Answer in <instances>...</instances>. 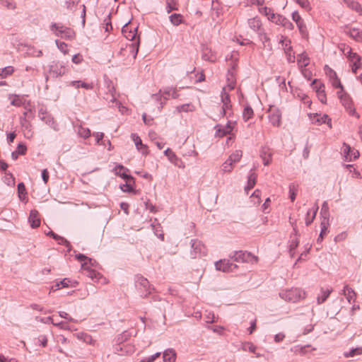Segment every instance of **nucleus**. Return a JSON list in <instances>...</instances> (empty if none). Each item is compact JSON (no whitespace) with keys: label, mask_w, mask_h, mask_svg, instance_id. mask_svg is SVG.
<instances>
[{"label":"nucleus","mask_w":362,"mask_h":362,"mask_svg":"<svg viewBox=\"0 0 362 362\" xmlns=\"http://www.w3.org/2000/svg\"><path fill=\"white\" fill-rule=\"evenodd\" d=\"M106 100H109V103H112V106H113L114 104H115V105L117 106L120 112H122V113H124V112L127 110L126 108L124 106H122V104L116 100V98L114 95H110V96L107 95V97L106 98Z\"/></svg>","instance_id":"36"},{"label":"nucleus","mask_w":362,"mask_h":362,"mask_svg":"<svg viewBox=\"0 0 362 362\" xmlns=\"http://www.w3.org/2000/svg\"><path fill=\"white\" fill-rule=\"evenodd\" d=\"M40 119L54 130H57V125L55 123L54 118L48 113H47L44 116L42 115V117H40Z\"/></svg>","instance_id":"29"},{"label":"nucleus","mask_w":362,"mask_h":362,"mask_svg":"<svg viewBox=\"0 0 362 362\" xmlns=\"http://www.w3.org/2000/svg\"><path fill=\"white\" fill-rule=\"evenodd\" d=\"M342 293L345 296L349 303H351L352 301H355L356 294L355 291L348 285L344 286Z\"/></svg>","instance_id":"21"},{"label":"nucleus","mask_w":362,"mask_h":362,"mask_svg":"<svg viewBox=\"0 0 362 362\" xmlns=\"http://www.w3.org/2000/svg\"><path fill=\"white\" fill-rule=\"evenodd\" d=\"M70 282L71 281L69 279L65 278L60 281H57L54 286H52V290L56 291L62 288L68 287Z\"/></svg>","instance_id":"37"},{"label":"nucleus","mask_w":362,"mask_h":362,"mask_svg":"<svg viewBox=\"0 0 362 362\" xmlns=\"http://www.w3.org/2000/svg\"><path fill=\"white\" fill-rule=\"evenodd\" d=\"M317 210L318 207L314 206L307 212L305 218V224L307 226H309L313 221V220L315 218Z\"/></svg>","instance_id":"28"},{"label":"nucleus","mask_w":362,"mask_h":362,"mask_svg":"<svg viewBox=\"0 0 362 362\" xmlns=\"http://www.w3.org/2000/svg\"><path fill=\"white\" fill-rule=\"evenodd\" d=\"M230 157L232 158L233 161L237 163L240 160L242 157V151L240 150H236L230 156Z\"/></svg>","instance_id":"61"},{"label":"nucleus","mask_w":362,"mask_h":362,"mask_svg":"<svg viewBox=\"0 0 362 362\" xmlns=\"http://www.w3.org/2000/svg\"><path fill=\"white\" fill-rule=\"evenodd\" d=\"M202 58L211 62H214L216 60L215 53L206 45L202 46Z\"/></svg>","instance_id":"15"},{"label":"nucleus","mask_w":362,"mask_h":362,"mask_svg":"<svg viewBox=\"0 0 362 362\" xmlns=\"http://www.w3.org/2000/svg\"><path fill=\"white\" fill-rule=\"evenodd\" d=\"M256 179H257V175L251 170L250 173L248 176L247 186L245 188V190L247 192V193L248 192V191L250 189H252L254 187V186L255 185Z\"/></svg>","instance_id":"27"},{"label":"nucleus","mask_w":362,"mask_h":362,"mask_svg":"<svg viewBox=\"0 0 362 362\" xmlns=\"http://www.w3.org/2000/svg\"><path fill=\"white\" fill-rule=\"evenodd\" d=\"M329 77L332 81V86L336 88H341V92H343V86L340 82V80L337 78L336 73L332 70L329 69Z\"/></svg>","instance_id":"26"},{"label":"nucleus","mask_w":362,"mask_h":362,"mask_svg":"<svg viewBox=\"0 0 362 362\" xmlns=\"http://www.w3.org/2000/svg\"><path fill=\"white\" fill-rule=\"evenodd\" d=\"M131 137L134 142L136 147H139L143 144L141 139L137 134H132Z\"/></svg>","instance_id":"63"},{"label":"nucleus","mask_w":362,"mask_h":362,"mask_svg":"<svg viewBox=\"0 0 362 362\" xmlns=\"http://www.w3.org/2000/svg\"><path fill=\"white\" fill-rule=\"evenodd\" d=\"M216 269L223 272H233L238 266L228 259H221L215 263Z\"/></svg>","instance_id":"10"},{"label":"nucleus","mask_w":362,"mask_h":362,"mask_svg":"<svg viewBox=\"0 0 362 362\" xmlns=\"http://www.w3.org/2000/svg\"><path fill=\"white\" fill-rule=\"evenodd\" d=\"M292 19L296 23L300 33L305 35L306 34V26L304 24L303 20L297 11L292 13Z\"/></svg>","instance_id":"17"},{"label":"nucleus","mask_w":362,"mask_h":362,"mask_svg":"<svg viewBox=\"0 0 362 362\" xmlns=\"http://www.w3.org/2000/svg\"><path fill=\"white\" fill-rule=\"evenodd\" d=\"M87 272L86 275L90 277L91 279H98L100 276V274L97 272L96 271L93 269H87L86 270Z\"/></svg>","instance_id":"59"},{"label":"nucleus","mask_w":362,"mask_h":362,"mask_svg":"<svg viewBox=\"0 0 362 362\" xmlns=\"http://www.w3.org/2000/svg\"><path fill=\"white\" fill-rule=\"evenodd\" d=\"M230 258L237 262H250L254 263L257 262V257L252 255L246 251H235L230 255Z\"/></svg>","instance_id":"4"},{"label":"nucleus","mask_w":362,"mask_h":362,"mask_svg":"<svg viewBox=\"0 0 362 362\" xmlns=\"http://www.w3.org/2000/svg\"><path fill=\"white\" fill-rule=\"evenodd\" d=\"M50 30L53 33L61 38L72 40L75 37V33L69 28L62 24L53 23L50 25Z\"/></svg>","instance_id":"3"},{"label":"nucleus","mask_w":362,"mask_h":362,"mask_svg":"<svg viewBox=\"0 0 362 362\" xmlns=\"http://www.w3.org/2000/svg\"><path fill=\"white\" fill-rule=\"evenodd\" d=\"M9 99L11 100V104L16 107H21L25 102L24 97L18 95H9Z\"/></svg>","instance_id":"25"},{"label":"nucleus","mask_w":362,"mask_h":362,"mask_svg":"<svg viewBox=\"0 0 362 362\" xmlns=\"http://www.w3.org/2000/svg\"><path fill=\"white\" fill-rule=\"evenodd\" d=\"M243 350H244V351L247 350L250 352L255 353L256 346L252 343L247 342L243 345Z\"/></svg>","instance_id":"60"},{"label":"nucleus","mask_w":362,"mask_h":362,"mask_svg":"<svg viewBox=\"0 0 362 362\" xmlns=\"http://www.w3.org/2000/svg\"><path fill=\"white\" fill-rule=\"evenodd\" d=\"M221 101L223 103V107L221 110V116H224L227 114V110L231 107L229 95L226 93V88H223L221 93Z\"/></svg>","instance_id":"14"},{"label":"nucleus","mask_w":362,"mask_h":362,"mask_svg":"<svg viewBox=\"0 0 362 362\" xmlns=\"http://www.w3.org/2000/svg\"><path fill=\"white\" fill-rule=\"evenodd\" d=\"M164 154L168 158L169 160L171 163H175V160L177 159L176 155L173 152V151L170 148H167L164 151Z\"/></svg>","instance_id":"54"},{"label":"nucleus","mask_w":362,"mask_h":362,"mask_svg":"<svg viewBox=\"0 0 362 362\" xmlns=\"http://www.w3.org/2000/svg\"><path fill=\"white\" fill-rule=\"evenodd\" d=\"M170 23L174 25H179L182 23L183 16L179 13H173L169 16Z\"/></svg>","instance_id":"35"},{"label":"nucleus","mask_w":362,"mask_h":362,"mask_svg":"<svg viewBox=\"0 0 362 362\" xmlns=\"http://www.w3.org/2000/svg\"><path fill=\"white\" fill-rule=\"evenodd\" d=\"M178 112H192L194 110V107L191 104H184L176 107Z\"/></svg>","instance_id":"51"},{"label":"nucleus","mask_w":362,"mask_h":362,"mask_svg":"<svg viewBox=\"0 0 362 362\" xmlns=\"http://www.w3.org/2000/svg\"><path fill=\"white\" fill-rule=\"evenodd\" d=\"M52 237L54 240H56L58 242L59 244L64 245H65L67 247H69L70 246L69 242L66 239H65L64 238H63L62 236H59V235H58L56 233H52Z\"/></svg>","instance_id":"46"},{"label":"nucleus","mask_w":362,"mask_h":362,"mask_svg":"<svg viewBox=\"0 0 362 362\" xmlns=\"http://www.w3.org/2000/svg\"><path fill=\"white\" fill-rule=\"evenodd\" d=\"M281 38L282 39L280 40L279 43L281 44L285 53L288 54V52H291L292 49V47L291 46V41L286 38H284L283 36Z\"/></svg>","instance_id":"42"},{"label":"nucleus","mask_w":362,"mask_h":362,"mask_svg":"<svg viewBox=\"0 0 362 362\" xmlns=\"http://www.w3.org/2000/svg\"><path fill=\"white\" fill-rule=\"evenodd\" d=\"M14 71V68L11 66L0 69V78H4L11 75Z\"/></svg>","instance_id":"40"},{"label":"nucleus","mask_w":362,"mask_h":362,"mask_svg":"<svg viewBox=\"0 0 362 362\" xmlns=\"http://www.w3.org/2000/svg\"><path fill=\"white\" fill-rule=\"evenodd\" d=\"M137 28H134L133 29L129 25V23L125 24L122 29V32L124 37L132 41L129 47L131 48V52L133 54L134 58L136 57L139 47V38L136 37Z\"/></svg>","instance_id":"1"},{"label":"nucleus","mask_w":362,"mask_h":362,"mask_svg":"<svg viewBox=\"0 0 362 362\" xmlns=\"http://www.w3.org/2000/svg\"><path fill=\"white\" fill-rule=\"evenodd\" d=\"M160 93H162V94L160 95H159L158 94L153 95V98L155 100H158L162 97L164 98V100H168L170 98H177L179 96V95L177 94V89L175 88H173V87H167V88H164V90L163 91L160 90Z\"/></svg>","instance_id":"11"},{"label":"nucleus","mask_w":362,"mask_h":362,"mask_svg":"<svg viewBox=\"0 0 362 362\" xmlns=\"http://www.w3.org/2000/svg\"><path fill=\"white\" fill-rule=\"evenodd\" d=\"M236 125L235 122L228 121L227 124L223 126L221 124H217L215 127L216 133L215 136L223 137L228 134H230L233 129Z\"/></svg>","instance_id":"7"},{"label":"nucleus","mask_w":362,"mask_h":362,"mask_svg":"<svg viewBox=\"0 0 362 362\" xmlns=\"http://www.w3.org/2000/svg\"><path fill=\"white\" fill-rule=\"evenodd\" d=\"M317 95L322 103H326V94L325 91V86L322 83H316L315 86Z\"/></svg>","instance_id":"22"},{"label":"nucleus","mask_w":362,"mask_h":362,"mask_svg":"<svg viewBox=\"0 0 362 362\" xmlns=\"http://www.w3.org/2000/svg\"><path fill=\"white\" fill-rule=\"evenodd\" d=\"M346 4L353 10H355V11H356L358 12H360V11H362V8H361V5L358 2L352 1H346Z\"/></svg>","instance_id":"57"},{"label":"nucleus","mask_w":362,"mask_h":362,"mask_svg":"<svg viewBox=\"0 0 362 362\" xmlns=\"http://www.w3.org/2000/svg\"><path fill=\"white\" fill-rule=\"evenodd\" d=\"M93 136H95L96 143L100 145L105 146V141H103L104 134L103 132L93 133Z\"/></svg>","instance_id":"56"},{"label":"nucleus","mask_w":362,"mask_h":362,"mask_svg":"<svg viewBox=\"0 0 362 362\" xmlns=\"http://www.w3.org/2000/svg\"><path fill=\"white\" fill-rule=\"evenodd\" d=\"M77 134L81 137H83L84 139L88 138L90 136V134H91L90 130L89 129L83 127L82 126H79L77 128Z\"/></svg>","instance_id":"41"},{"label":"nucleus","mask_w":362,"mask_h":362,"mask_svg":"<svg viewBox=\"0 0 362 362\" xmlns=\"http://www.w3.org/2000/svg\"><path fill=\"white\" fill-rule=\"evenodd\" d=\"M135 285L143 298L147 297L151 293V285L147 279L144 276L137 275L135 278Z\"/></svg>","instance_id":"5"},{"label":"nucleus","mask_w":362,"mask_h":362,"mask_svg":"<svg viewBox=\"0 0 362 362\" xmlns=\"http://www.w3.org/2000/svg\"><path fill=\"white\" fill-rule=\"evenodd\" d=\"M338 97L340 98L341 103L349 111V114L354 115L356 114L355 110L352 107L351 101L346 94L341 93V91L337 92Z\"/></svg>","instance_id":"13"},{"label":"nucleus","mask_w":362,"mask_h":362,"mask_svg":"<svg viewBox=\"0 0 362 362\" xmlns=\"http://www.w3.org/2000/svg\"><path fill=\"white\" fill-rule=\"evenodd\" d=\"M28 221L33 228H37L40 226V219L39 218V213L37 210H31L28 218Z\"/></svg>","instance_id":"20"},{"label":"nucleus","mask_w":362,"mask_h":362,"mask_svg":"<svg viewBox=\"0 0 362 362\" xmlns=\"http://www.w3.org/2000/svg\"><path fill=\"white\" fill-rule=\"evenodd\" d=\"M166 11L170 13L173 11L178 9L175 0H166Z\"/></svg>","instance_id":"43"},{"label":"nucleus","mask_w":362,"mask_h":362,"mask_svg":"<svg viewBox=\"0 0 362 362\" xmlns=\"http://www.w3.org/2000/svg\"><path fill=\"white\" fill-rule=\"evenodd\" d=\"M347 33L350 37L356 41H362V32L359 29L355 28H350Z\"/></svg>","instance_id":"32"},{"label":"nucleus","mask_w":362,"mask_h":362,"mask_svg":"<svg viewBox=\"0 0 362 362\" xmlns=\"http://www.w3.org/2000/svg\"><path fill=\"white\" fill-rule=\"evenodd\" d=\"M191 244V256L192 258H197L206 255V248L201 241L192 240Z\"/></svg>","instance_id":"9"},{"label":"nucleus","mask_w":362,"mask_h":362,"mask_svg":"<svg viewBox=\"0 0 362 362\" xmlns=\"http://www.w3.org/2000/svg\"><path fill=\"white\" fill-rule=\"evenodd\" d=\"M67 71L66 67L62 62L53 61L48 66V74L52 76L57 78L64 75Z\"/></svg>","instance_id":"6"},{"label":"nucleus","mask_w":362,"mask_h":362,"mask_svg":"<svg viewBox=\"0 0 362 362\" xmlns=\"http://www.w3.org/2000/svg\"><path fill=\"white\" fill-rule=\"evenodd\" d=\"M96 264L97 262L95 259L88 257L86 261L81 264V268L83 270L90 269V267H95Z\"/></svg>","instance_id":"44"},{"label":"nucleus","mask_w":362,"mask_h":362,"mask_svg":"<svg viewBox=\"0 0 362 362\" xmlns=\"http://www.w3.org/2000/svg\"><path fill=\"white\" fill-rule=\"evenodd\" d=\"M18 194L21 201L25 200L27 193L25 185L23 182H20L18 185Z\"/></svg>","instance_id":"39"},{"label":"nucleus","mask_w":362,"mask_h":362,"mask_svg":"<svg viewBox=\"0 0 362 362\" xmlns=\"http://www.w3.org/2000/svg\"><path fill=\"white\" fill-rule=\"evenodd\" d=\"M309 117L312 122V123L320 125L322 124H327L329 128L332 127L331 119L328 117L327 115H320V114H310Z\"/></svg>","instance_id":"12"},{"label":"nucleus","mask_w":362,"mask_h":362,"mask_svg":"<svg viewBox=\"0 0 362 362\" xmlns=\"http://www.w3.org/2000/svg\"><path fill=\"white\" fill-rule=\"evenodd\" d=\"M279 296L286 302L296 303L300 300L305 298V293L300 288H292L290 289L282 290L279 292Z\"/></svg>","instance_id":"2"},{"label":"nucleus","mask_w":362,"mask_h":362,"mask_svg":"<svg viewBox=\"0 0 362 362\" xmlns=\"http://www.w3.org/2000/svg\"><path fill=\"white\" fill-rule=\"evenodd\" d=\"M332 292V289H327L324 290L323 288L321 289V295L318 296L317 298V303L322 304L323 303L327 298L329 296L330 293Z\"/></svg>","instance_id":"34"},{"label":"nucleus","mask_w":362,"mask_h":362,"mask_svg":"<svg viewBox=\"0 0 362 362\" xmlns=\"http://www.w3.org/2000/svg\"><path fill=\"white\" fill-rule=\"evenodd\" d=\"M163 358L165 362H175L176 353L174 349H168L163 352Z\"/></svg>","instance_id":"24"},{"label":"nucleus","mask_w":362,"mask_h":362,"mask_svg":"<svg viewBox=\"0 0 362 362\" xmlns=\"http://www.w3.org/2000/svg\"><path fill=\"white\" fill-rule=\"evenodd\" d=\"M327 224H328V218L325 217L324 219H322V221L321 222V231L320 233V238H323V236L327 234Z\"/></svg>","instance_id":"49"},{"label":"nucleus","mask_w":362,"mask_h":362,"mask_svg":"<svg viewBox=\"0 0 362 362\" xmlns=\"http://www.w3.org/2000/svg\"><path fill=\"white\" fill-rule=\"evenodd\" d=\"M321 215L322 216V218H324L325 217H326L327 218H328V216H329V207H328V204L327 203V202H325L323 204H322V209H321Z\"/></svg>","instance_id":"58"},{"label":"nucleus","mask_w":362,"mask_h":362,"mask_svg":"<svg viewBox=\"0 0 362 362\" xmlns=\"http://www.w3.org/2000/svg\"><path fill=\"white\" fill-rule=\"evenodd\" d=\"M254 112L250 105H246L243 111V118L246 122L252 117Z\"/></svg>","instance_id":"38"},{"label":"nucleus","mask_w":362,"mask_h":362,"mask_svg":"<svg viewBox=\"0 0 362 362\" xmlns=\"http://www.w3.org/2000/svg\"><path fill=\"white\" fill-rule=\"evenodd\" d=\"M342 151L346 160H351V152H353V149H351V146L348 144H344Z\"/></svg>","instance_id":"48"},{"label":"nucleus","mask_w":362,"mask_h":362,"mask_svg":"<svg viewBox=\"0 0 362 362\" xmlns=\"http://www.w3.org/2000/svg\"><path fill=\"white\" fill-rule=\"evenodd\" d=\"M52 237L54 240H56L58 242L59 244L64 245H65L67 247H69L70 246L69 242L66 239H65L64 238H63L62 236H59V235H58L56 233H52Z\"/></svg>","instance_id":"45"},{"label":"nucleus","mask_w":362,"mask_h":362,"mask_svg":"<svg viewBox=\"0 0 362 362\" xmlns=\"http://www.w3.org/2000/svg\"><path fill=\"white\" fill-rule=\"evenodd\" d=\"M272 151L267 146L262 147L260 150V157L264 165H268L272 160Z\"/></svg>","instance_id":"19"},{"label":"nucleus","mask_w":362,"mask_h":362,"mask_svg":"<svg viewBox=\"0 0 362 362\" xmlns=\"http://www.w3.org/2000/svg\"><path fill=\"white\" fill-rule=\"evenodd\" d=\"M259 11L262 14H264L265 16H267L268 19L270 18V17L272 16V14L274 13L273 12V11L270 8H268V7H266V6H261V7H259Z\"/></svg>","instance_id":"52"},{"label":"nucleus","mask_w":362,"mask_h":362,"mask_svg":"<svg viewBox=\"0 0 362 362\" xmlns=\"http://www.w3.org/2000/svg\"><path fill=\"white\" fill-rule=\"evenodd\" d=\"M24 54L25 57H40L42 55V52L40 49H37L35 47L31 45H23Z\"/></svg>","instance_id":"18"},{"label":"nucleus","mask_w":362,"mask_h":362,"mask_svg":"<svg viewBox=\"0 0 362 362\" xmlns=\"http://www.w3.org/2000/svg\"><path fill=\"white\" fill-rule=\"evenodd\" d=\"M269 120L274 127H279L281 122V112L279 109L275 106H271L269 109Z\"/></svg>","instance_id":"8"},{"label":"nucleus","mask_w":362,"mask_h":362,"mask_svg":"<svg viewBox=\"0 0 362 362\" xmlns=\"http://www.w3.org/2000/svg\"><path fill=\"white\" fill-rule=\"evenodd\" d=\"M297 194V189L294 184H291L289 185V197L291 202H293L296 199Z\"/></svg>","instance_id":"55"},{"label":"nucleus","mask_w":362,"mask_h":362,"mask_svg":"<svg viewBox=\"0 0 362 362\" xmlns=\"http://www.w3.org/2000/svg\"><path fill=\"white\" fill-rule=\"evenodd\" d=\"M233 169V166L228 163L227 161H225L222 165V170L224 173H230Z\"/></svg>","instance_id":"64"},{"label":"nucleus","mask_w":362,"mask_h":362,"mask_svg":"<svg viewBox=\"0 0 362 362\" xmlns=\"http://www.w3.org/2000/svg\"><path fill=\"white\" fill-rule=\"evenodd\" d=\"M114 171L117 175L121 177L126 181L134 182L133 177L127 174V172L129 171V169H127V168H124L123 165H117L115 168Z\"/></svg>","instance_id":"16"},{"label":"nucleus","mask_w":362,"mask_h":362,"mask_svg":"<svg viewBox=\"0 0 362 362\" xmlns=\"http://www.w3.org/2000/svg\"><path fill=\"white\" fill-rule=\"evenodd\" d=\"M284 18H285L281 15H277V14L274 13V14H272V16L270 17V18L269 20L271 21L272 22L276 23V25H282Z\"/></svg>","instance_id":"50"},{"label":"nucleus","mask_w":362,"mask_h":362,"mask_svg":"<svg viewBox=\"0 0 362 362\" xmlns=\"http://www.w3.org/2000/svg\"><path fill=\"white\" fill-rule=\"evenodd\" d=\"M298 244L299 240L297 238L291 240L289 245V252L291 257L294 255V250L298 246Z\"/></svg>","instance_id":"53"},{"label":"nucleus","mask_w":362,"mask_h":362,"mask_svg":"<svg viewBox=\"0 0 362 362\" xmlns=\"http://www.w3.org/2000/svg\"><path fill=\"white\" fill-rule=\"evenodd\" d=\"M76 337L79 340H81L88 344H94V340L93 339L92 337L88 334L84 332H78L76 334Z\"/></svg>","instance_id":"30"},{"label":"nucleus","mask_w":362,"mask_h":362,"mask_svg":"<svg viewBox=\"0 0 362 362\" xmlns=\"http://www.w3.org/2000/svg\"><path fill=\"white\" fill-rule=\"evenodd\" d=\"M27 148L25 145L19 144L15 151L11 153V157L13 160H16L19 155H24L26 152Z\"/></svg>","instance_id":"33"},{"label":"nucleus","mask_w":362,"mask_h":362,"mask_svg":"<svg viewBox=\"0 0 362 362\" xmlns=\"http://www.w3.org/2000/svg\"><path fill=\"white\" fill-rule=\"evenodd\" d=\"M131 182H127L124 184V185H122L120 186V188L123 191V192H134V189H133V187L132 186Z\"/></svg>","instance_id":"62"},{"label":"nucleus","mask_w":362,"mask_h":362,"mask_svg":"<svg viewBox=\"0 0 362 362\" xmlns=\"http://www.w3.org/2000/svg\"><path fill=\"white\" fill-rule=\"evenodd\" d=\"M52 237L54 240H56L58 242L59 244L64 245H65L67 247H69L70 246L69 242L66 239H65L64 238H63L62 236H59V235H58L56 233H52Z\"/></svg>","instance_id":"47"},{"label":"nucleus","mask_w":362,"mask_h":362,"mask_svg":"<svg viewBox=\"0 0 362 362\" xmlns=\"http://www.w3.org/2000/svg\"><path fill=\"white\" fill-rule=\"evenodd\" d=\"M247 23L250 29H252L254 32H258L262 27L261 21L258 17L248 19Z\"/></svg>","instance_id":"23"},{"label":"nucleus","mask_w":362,"mask_h":362,"mask_svg":"<svg viewBox=\"0 0 362 362\" xmlns=\"http://www.w3.org/2000/svg\"><path fill=\"white\" fill-rule=\"evenodd\" d=\"M297 62L300 68L307 66L310 63V59L305 53L298 55Z\"/></svg>","instance_id":"31"}]
</instances>
